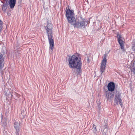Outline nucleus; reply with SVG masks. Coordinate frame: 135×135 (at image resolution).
Instances as JSON below:
<instances>
[{
    "instance_id": "a211bd4d",
    "label": "nucleus",
    "mask_w": 135,
    "mask_h": 135,
    "mask_svg": "<svg viewBox=\"0 0 135 135\" xmlns=\"http://www.w3.org/2000/svg\"><path fill=\"white\" fill-rule=\"evenodd\" d=\"M14 94H15L16 97H19L20 96V95L19 94H18L17 93H16L15 92H14Z\"/></svg>"
},
{
    "instance_id": "0eeeda50",
    "label": "nucleus",
    "mask_w": 135,
    "mask_h": 135,
    "mask_svg": "<svg viewBox=\"0 0 135 135\" xmlns=\"http://www.w3.org/2000/svg\"><path fill=\"white\" fill-rule=\"evenodd\" d=\"M118 41L121 47V49L123 50H124V44L123 41L121 40V36L120 35H117Z\"/></svg>"
},
{
    "instance_id": "f8f14e48",
    "label": "nucleus",
    "mask_w": 135,
    "mask_h": 135,
    "mask_svg": "<svg viewBox=\"0 0 135 135\" xmlns=\"http://www.w3.org/2000/svg\"><path fill=\"white\" fill-rule=\"evenodd\" d=\"M92 130L93 132L94 133H96L97 131L96 126L94 124L93 125V128L92 129Z\"/></svg>"
},
{
    "instance_id": "ddd939ff",
    "label": "nucleus",
    "mask_w": 135,
    "mask_h": 135,
    "mask_svg": "<svg viewBox=\"0 0 135 135\" xmlns=\"http://www.w3.org/2000/svg\"><path fill=\"white\" fill-rule=\"evenodd\" d=\"M107 56V55L106 54H105L104 56V58L103 60L102 61V62H107V60L106 59V57Z\"/></svg>"
},
{
    "instance_id": "1a4fd4ad",
    "label": "nucleus",
    "mask_w": 135,
    "mask_h": 135,
    "mask_svg": "<svg viewBox=\"0 0 135 135\" xmlns=\"http://www.w3.org/2000/svg\"><path fill=\"white\" fill-rule=\"evenodd\" d=\"M20 123L18 122H15L14 127L16 130V135H19L18 133L20 131Z\"/></svg>"
},
{
    "instance_id": "f3484780",
    "label": "nucleus",
    "mask_w": 135,
    "mask_h": 135,
    "mask_svg": "<svg viewBox=\"0 0 135 135\" xmlns=\"http://www.w3.org/2000/svg\"><path fill=\"white\" fill-rule=\"evenodd\" d=\"M132 49L135 51V44L132 46Z\"/></svg>"
},
{
    "instance_id": "2eb2a0df",
    "label": "nucleus",
    "mask_w": 135,
    "mask_h": 135,
    "mask_svg": "<svg viewBox=\"0 0 135 135\" xmlns=\"http://www.w3.org/2000/svg\"><path fill=\"white\" fill-rule=\"evenodd\" d=\"M8 98H12V94L11 93H10L9 94V95L8 96Z\"/></svg>"
},
{
    "instance_id": "4468645a",
    "label": "nucleus",
    "mask_w": 135,
    "mask_h": 135,
    "mask_svg": "<svg viewBox=\"0 0 135 135\" xmlns=\"http://www.w3.org/2000/svg\"><path fill=\"white\" fill-rule=\"evenodd\" d=\"M130 69L131 71V72L133 73L134 76L135 77V67L133 68H131Z\"/></svg>"
},
{
    "instance_id": "9d476101",
    "label": "nucleus",
    "mask_w": 135,
    "mask_h": 135,
    "mask_svg": "<svg viewBox=\"0 0 135 135\" xmlns=\"http://www.w3.org/2000/svg\"><path fill=\"white\" fill-rule=\"evenodd\" d=\"M106 63L102 61L101 64L100 66V72H101V74L104 72L105 70V68L106 66Z\"/></svg>"
},
{
    "instance_id": "dca6fc26",
    "label": "nucleus",
    "mask_w": 135,
    "mask_h": 135,
    "mask_svg": "<svg viewBox=\"0 0 135 135\" xmlns=\"http://www.w3.org/2000/svg\"><path fill=\"white\" fill-rule=\"evenodd\" d=\"M7 9L6 7L4 5L2 7V9L4 10H5Z\"/></svg>"
},
{
    "instance_id": "f257e3e1",
    "label": "nucleus",
    "mask_w": 135,
    "mask_h": 135,
    "mask_svg": "<svg viewBox=\"0 0 135 135\" xmlns=\"http://www.w3.org/2000/svg\"><path fill=\"white\" fill-rule=\"evenodd\" d=\"M66 16L68 21V22L73 25L75 27L81 29L86 27L88 22L85 20L84 18L82 16H79L77 19L74 17V11L70 9L67 10L66 12Z\"/></svg>"
},
{
    "instance_id": "9b49d317",
    "label": "nucleus",
    "mask_w": 135,
    "mask_h": 135,
    "mask_svg": "<svg viewBox=\"0 0 135 135\" xmlns=\"http://www.w3.org/2000/svg\"><path fill=\"white\" fill-rule=\"evenodd\" d=\"M16 0H9V4L11 8L12 9L14 8L15 5Z\"/></svg>"
},
{
    "instance_id": "423d86ee",
    "label": "nucleus",
    "mask_w": 135,
    "mask_h": 135,
    "mask_svg": "<svg viewBox=\"0 0 135 135\" xmlns=\"http://www.w3.org/2000/svg\"><path fill=\"white\" fill-rule=\"evenodd\" d=\"M105 97L107 99V100H112L114 97V93H112L108 91H106L105 94Z\"/></svg>"
},
{
    "instance_id": "6e6552de",
    "label": "nucleus",
    "mask_w": 135,
    "mask_h": 135,
    "mask_svg": "<svg viewBox=\"0 0 135 135\" xmlns=\"http://www.w3.org/2000/svg\"><path fill=\"white\" fill-rule=\"evenodd\" d=\"M108 91H113L115 89V85L114 83L113 82L109 83L108 85Z\"/></svg>"
},
{
    "instance_id": "6ab92c4d",
    "label": "nucleus",
    "mask_w": 135,
    "mask_h": 135,
    "mask_svg": "<svg viewBox=\"0 0 135 135\" xmlns=\"http://www.w3.org/2000/svg\"><path fill=\"white\" fill-rule=\"evenodd\" d=\"M121 105V107H122V106H123V105L122 104V105Z\"/></svg>"
},
{
    "instance_id": "7ed1b4c3",
    "label": "nucleus",
    "mask_w": 135,
    "mask_h": 135,
    "mask_svg": "<svg viewBox=\"0 0 135 135\" xmlns=\"http://www.w3.org/2000/svg\"><path fill=\"white\" fill-rule=\"evenodd\" d=\"M53 28V25L49 21H47V24L45 27L48 36L49 43L50 44V49L51 51L53 50L54 48V41L52 39V29Z\"/></svg>"
},
{
    "instance_id": "f03ea898",
    "label": "nucleus",
    "mask_w": 135,
    "mask_h": 135,
    "mask_svg": "<svg viewBox=\"0 0 135 135\" xmlns=\"http://www.w3.org/2000/svg\"><path fill=\"white\" fill-rule=\"evenodd\" d=\"M69 65L70 68H75L80 70L81 69L82 63L80 57L73 55L68 59Z\"/></svg>"
},
{
    "instance_id": "39448f33",
    "label": "nucleus",
    "mask_w": 135,
    "mask_h": 135,
    "mask_svg": "<svg viewBox=\"0 0 135 135\" xmlns=\"http://www.w3.org/2000/svg\"><path fill=\"white\" fill-rule=\"evenodd\" d=\"M5 52H2L0 53V69L1 70L3 68L4 64Z\"/></svg>"
},
{
    "instance_id": "20e7f679",
    "label": "nucleus",
    "mask_w": 135,
    "mask_h": 135,
    "mask_svg": "<svg viewBox=\"0 0 135 135\" xmlns=\"http://www.w3.org/2000/svg\"><path fill=\"white\" fill-rule=\"evenodd\" d=\"M121 94L119 92L117 93L115 96L114 99V104L116 105H118V102L120 105H122V100Z\"/></svg>"
}]
</instances>
